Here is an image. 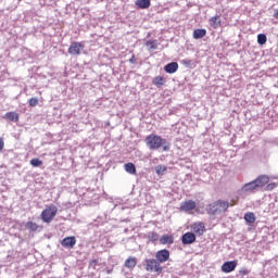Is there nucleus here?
Listing matches in <instances>:
<instances>
[{
	"mask_svg": "<svg viewBox=\"0 0 278 278\" xmlns=\"http://www.w3.org/2000/svg\"><path fill=\"white\" fill-rule=\"evenodd\" d=\"M146 144L150 151H157L162 149L163 151H170V142L168 140L161 138L157 135H149L146 137Z\"/></svg>",
	"mask_w": 278,
	"mask_h": 278,
	"instance_id": "nucleus-1",
	"label": "nucleus"
},
{
	"mask_svg": "<svg viewBox=\"0 0 278 278\" xmlns=\"http://www.w3.org/2000/svg\"><path fill=\"white\" fill-rule=\"evenodd\" d=\"M229 210V201L217 200L207 205L206 212L211 216H218L219 214H225Z\"/></svg>",
	"mask_w": 278,
	"mask_h": 278,
	"instance_id": "nucleus-2",
	"label": "nucleus"
},
{
	"mask_svg": "<svg viewBox=\"0 0 278 278\" xmlns=\"http://www.w3.org/2000/svg\"><path fill=\"white\" fill-rule=\"evenodd\" d=\"M146 270L148 273H156V275H162V267L161 263L156 258H147L144 261Z\"/></svg>",
	"mask_w": 278,
	"mask_h": 278,
	"instance_id": "nucleus-3",
	"label": "nucleus"
},
{
	"mask_svg": "<svg viewBox=\"0 0 278 278\" xmlns=\"http://www.w3.org/2000/svg\"><path fill=\"white\" fill-rule=\"evenodd\" d=\"M55 216H58V206L54 204L47 206L46 210L41 212V220L43 223H51Z\"/></svg>",
	"mask_w": 278,
	"mask_h": 278,
	"instance_id": "nucleus-4",
	"label": "nucleus"
},
{
	"mask_svg": "<svg viewBox=\"0 0 278 278\" xmlns=\"http://www.w3.org/2000/svg\"><path fill=\"white\" fill-rule=\"evenodd\" d=\"M85 47L84 43L74 41L70 45L67 53H70V55H81V51H84Z\"/></svg>",
	"mask_w": 278,
	"mask_h": 278,
	"instance_id": "nucleus-5",
	"label": "nucleus"
},
{
	"mask_svg": "<svg viewBox=\"0 0 278 278\" xmlns=\"http://www.w3.org/2000/svg\"><path fill=\"white\" fill-rule=\"evenodd\" d=\"M155 260H157L160 264H164L165 262H168V260H170V251L166 249L159 250L155 253Z\"/></svg>",
	"mask_w": 278,
	"mask_h": 278,
	"instance_id": "nucleus-6",
	"label": "nucleus"
},
{
	"mask_svg": "<svg viewBox=\"0 0 278 278\" xmlns=\"http://www.w3.org/2000/svg\"><path fill=\"white\" fill-rule=\"evenodd\" d=\"M255 190H257V185H255V181L252 180L250 182L244 184L239 190V192L240 194H251L252 192H255Z\"/></svg>",
	"mask_w": 278,
	"mask_h": 278,
	"instance_id": "nucleus-7",
	"label": "nucleus"
},
{
	"mask_svg": "<svg viewBox=\"0 0 278 278\" xmlns=\"http://www.w3.org/2000/svg\"><path fill=\"white\" fill-rule=\"evenodd\" d=\"M238 266V261H227L222 265V273H233Z\"/></svg>",
	"mask_w": 278,
	"mask_h": 278,
	"instance_id": "nucleus-8",
	"label": "nucleus"
},
{
	"mask_svg": "<svg viewBox=\"0 0 278 278\" xmlns=\"http://www.w3.org/2000/svg\"><path fill=\"white\" fill-rule=\"evenodd\" d=\"M181 242L182 244H194L197 242V235L193 232H186L181 236Z\"/></svg>",
	"mask_w": 278,
	"mask_h": 278,
	"instance_id": "nucleus-9",
	"label": "nucleus"
},
{
	"mask_svg": "<svg viewBox=\"0 0 278 278\" xmlns=\"http://www.w3.org/2000/svg\"><path fill=\"white\" fill-rule=\"evenodd\" d=\"M195 207H197V202H194L192 200L181 202V204H180L181 212H190V211L194 210Z\"/></svg>",
	"mask_w": 278,
	"mask_h": 278,
	"instance_id": "nucleus-10",
	"label": "nucleus"
},
{
	"mask_svg": "<svg viewBox=\"0 0 278 278\" xmlns=\"http://www.w3.org/2000/svg\"><path fill=\"white\" fill-rule=\"evenodd\" d=\"M75 244H77L75 237H66L61 241V245L64 247V249H73Z\"/></svg>",
	"mask_w": 278,
	"mask_h": 278,
	"instance_id": "nucleus-11",
	"label": "nucleus"
},
{
	"mask_svg": "<svg viewBox=\"0 0 278 278\" xmlns=\"http://www.w3.org/2000/svg\"><path fill=\"white\" fill-rule=\"evenodd\" d=\"M268 181H270V178L267 175H261L256 179H254L256 188H264V186H266Z\"/></svg>",
	"mask_w": 278,
	"mask_h": 278,
	"instance_id": "nucleus-12",
	"label": "nucleus"
},
{
	"mask_svg": "<svg viewBox=\"0 0 278 278\" xmlns=\"http://www.w3.org/2000/svg\"><path fill=\"white\" fill-rule=\"evenodd\" d=\"M164 71L165 73L173 75L174 73H177V71H179V63L170 62L164 66Z\"/></svg>",
	"mask_w": 278,
	"mask_h": 278,
	"instance_id": "nucleus-13",
	"label": "nucleus"
},
{
	"mask_svg": "<svg viewBox=\"0 0 278 278\" xmlns=\"http://www.w3.org/2000/svg\"><path fill=\"white\" fill-rule=\"evenodd\" d=\"M138 264V258H136L135 256H129L125 263L124 266L125 268H129V270H134L136 268Z\"/></svg>",
	"mask_w": 278,
	"mask_h": 278,
	"instance_id": "nucleus-14",
	"label": "nucleus"
},
{
	"mask_svg": "<svg viewBox=\"0 0 278 278\" xmlns=\"http://www.w3.org/2000/svg\"><path fill=\"white\" fill-rule=\"evenodd\" d=\"M210 25L213 29H218L220 25H223V21L220 20V15H215L208 20Z\"/></svg>",
	"mask_w": 278,
	"mask_h": 278,
	"instance_id": "nucleus-15",
	"label": "nucleus"
},
{
	"mask_svg": "<svg viewBox=\"0 0 278 278\" xmlns=\"http://www.w3.org/2000/svg\"><path fill=\"white\" fill-rule=\"evenodd\" d=\"M193 231L198 236H203V233H205V224H203V223L193 224Z\"/></svg>",
	"mask_w": 278,
	"mask_h": 278,
	"instance_id": "nucleus-16",
	"label": "nucleus"
},
{
	"mask_svg": "<svg viewBox=\"0 0 278 278\" xmlns=\"http://www.w3.org/2000/svg\"><path fill=\"white\" fill-rule=\"evenodd\" d=\"M135 4L140 10H148V8H151V0H136Z\"/></svg>",
	"mask_w": 278,
	"mask_h": 278,
	"instance_id": "nucleus-17",
	"label": "nucleus"
},
{
	"mask_svg": "<svg viewBox=\"0 0 278 278\" xmlns=\"http://www.w3.org/2000/svg\"><path fill=\"white\" fill-rule=\"evenodd\" d=\"M206 34H207V30H205V28H198L193 30V38L194 40H201V38H204Z\"/></svg>",
	"mask_w": 278,
	"mask_h": 278,
	"instance_id": "nucleus-18",
	"label": "nucleus"
},
{
	"mask_svg": "<svg viewBox=\"0 0 278 278\" xmlns=\"http://www.w3.org/2000/svg\"><path fill=\"white\" fill-rule=\"evenodd\" d=\"M153 86H156V88H162L164 84H166V78L162 76H156L152 80Z\"/></svg>",
	"mask_w": 278,
	"mask_h": 278,
	"instance_id": "nucleus-19",
	"label": "nucleus"
},
{
	"mask_svg": "<svg viewBox=\"0 0 278 278\" xmlns=\"http://www.w3.org/2000/svg\"><path fill=\"white\" fill-rule=\"evenodd\" d=\"M161 244H174L175 238L172 235H163L160 239Z\"/></svg>",
	"mask_w": 278,
	"mask_h": 278,
	"instance_id": "nucleus-20",
	"label": "nucleus"
},
{
	"mask_svg": "<svg viewBox=\"0 0 278 278\" xmlns=\"http://www.w3.org/2000/svg\"><path fill=\"white\" fill-rule=\"evenodd\" d=\"M4 117L12 123H18V115L16 112H8L5 113Z\"/></svg>",
	"mask_w": 278,
	"mask_h": 278,
	"instance_id": "nucleus-21",
	"label": "nucleus"
},
{
	"mask_svg": "<svg viewBox=\"0 0 278 278\" xmlns=\"http://www.w3.org/2000/svg\"><path fill=\"white\" fill-rule=\"evenodd\" d=\"M124 167L129 175H136V165L134 163H126Z\"/></svg>",
	"mask_w": 278,
	"mask_h": 278,
	"instance_id": "nucleus-22",
	"label": "nucleus"
},
{
	"mask_svg": "<svg viewBox=\"0 0 278 278\" xmlns=\"http://www.w3.org/2000/svg\"><path fill=\"white\" fill-rule=\"evenodd\" d=\"M154 170H155L156 175H159V177H162V175H164L166 173L167 167H166V165H157V166H155Z\"/></svg>",
	"mask_w": 278,
	"mask_h": 278,
	"instance_id": "nucleus-23",
	"label": "nucleus"
},
{
	"mask_svg": "<svg viewBox=\"0 0 278 278\" xmlns=\"http://www.w3.org/2000/svg\"><path fill=\"white\" fill-rule=\"evenodd\" d=\"M25 229H28V231H38V224L34 222H27L25 224Z\"/></svg>",
	"mask_w": 278,
	"mask_h": 278,
	"instance_id": "nucleus-24",
	"label": "nucleus"
},
{
	"mask_svg": "<svg viewBox=\"0 0 278 278\" xmlns=\"http://www.w3.org/2000/svg\"><path fill=\"white\" fill-rule=\"evenodd\" d=\"M244 220L250 224L255 223V214L254 213H245Z\"/></svg>",
	"mask_w": 278,
	"mask_h": 278,
	"instance_id": "nucleus-25",
	"label": "nucleus"
},
{
	"mask_svg": "<svg viewBox=\"0 0 278 278\" xmlns=\"http://www.w3.org/2000/svg\"><path fill=\"white\" fill-rule=\"evenodd\" d=\"M268 38L266 37L265 34H258L257 35V43L258 45H266Z\"/></svg>",
	"mask_w": 278,
	"mask_h": 278,
	"instance_id": "nucleus-26",
	"label": "nucleus"
},
{
	"mask_svg": "<svg viewBox=\"0 0 278 278\" xmlns=\"http://www.w3.org/2000/svg\"><path fill=\"white\" fill-rule=\"evenodd\" d=\"M180 64H182V66H186V68H190L192 66L193 62L190 59H184L180 61Z\"/></svg>",
	"mask_w": 278,
	"mask_h": 278,
	"instance_id": "nucleus-27",
	"label": "nucleus"
},
{
	"mask_svg": "<svg viewBox=\"0 0 278 278\" xmlns=\"http://www.w3.org/2000/svg\"><path fill=\"white\" fill-rule=\"evenodd\" d=\"M30 164L35 168H38V166H42V161L40 159H33V160H30Z\"/></svg>",
	"mask_w": 278,
	"mask_h": 278,
	"instance_id": "nucleus-28",
	"label": "nucleus"
},
{
	"mask_svg": "<svg viewBox=\"0 0 278 278\" xmlns=\"http://www.w3.org/2000/svg\"><path fill=\"white\" fill-rule=\"evenodd\" d=\"M148 238H149L150 242H157V240H159L157 232H150L148 235Z\"/></svg>",
	"mask_w": 278,
	"mask_h": 278,
	"instance_id": "nucleus-29",
	"label": "nucleus"
},
{
	"mask_svg": "<svg viewBox=\"0 0 278 278\" xmlns=\"http://www.w3.org/2000/svg\"><path fill=\"white\" fill-rule=\"evenodd\" d=\"M28 105H29L30 108H36V105H38V98H30V99L28 100Z\"/></svg>",
	"mask_w": 278,
	"mask_h": 278,
	"instance_id": "nucleus-30",
	"label": "nucleus"
},
{
	"mask_svg": "<svg viewBox=\"0 0 278 278\" xmlns=\"http://www.w3.org/2000/svg\"><path fill=\"white\" fill-rule=\"evenodd\" d=\"M147 46L150 47V49H157V41L150 40L147 42Z\"/></svg>",
	"mask_w": 278,
	"mask_h": 278,
	"instance_id": "nucleus-31",
	"label": "nucleus"
},
{
	"mask_svg": "<svg viewBox=\"0 0 278 278\" xmlns=\"http://www.w3.org/2000/svg\"><path fill=\"white\" fill-rule=\"evenodd\" d=\"M249 273H251V270L247 269V267H243L239 270V275H241V277L249 275Z\"/></svg>",
	"mask_w": 278,
	"mask_h": 278,
	"instance_id": "nucleus-32",
	"label": "nucleus"
},
{
	"mask_svg": "<svg viewBox=\"0 0 278 278\" xmlns=\"http://www.w3.org/2000/svg\"><path fill=\"white\" fill-rule=\"evenodd\" d=\"M276 188H277V184L270 182L266 186L265 190L270 191V190H275Z\"/></svg>",
	"mask_w": 278,
	"mask_h": 278,
	"instance_id": "nucleus-33",
	"label": "nucleus"
},
{
	"mask_svg": "<svg viewBox=\"0 0 278 278\" xmlns=\"http://www.w3.org/2000/svg\"><path fill=\"white\" fill-rule=\"evenodd\" d=\"M5 147V142H3V138H0V151H3Z\"/></svg>",
	"mask_w": 278,
	"mask_h": 278,
	"instance_id": "nucleus-34",
	"label": "nucleus"
},
{
	"mask_svg": "<svg viewBox=\"0 0 278 278\" xmlns=\"http://www.w3.org/2000/svg\"><path fill=\"white\" fill-rule=\"evenodd\" d=\"M130 64H136V55L132 54L131 58L129 59Z\"/></svg>",
	"mask_w": 278,
	"mask_h": 278,
	"instance_id": "nucleus-35",
	"label": "nucleus"
},
{
	"mask_svg": "<svg viewBox=\"0 0 278 278\" xmlns=\"http://www.w3.org/2000/svg\"><path fill=\"white\" fill-rule=\"evenodd\" d=\"M274 18H278V10L274 13Z\"/></svg>",
	"mask_w": 278,
	"mask_h": 278,
	"instance_id": "nucleus-36",
	"label": "nucleus"
}]
</instances>
